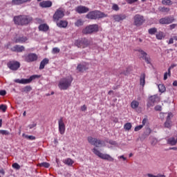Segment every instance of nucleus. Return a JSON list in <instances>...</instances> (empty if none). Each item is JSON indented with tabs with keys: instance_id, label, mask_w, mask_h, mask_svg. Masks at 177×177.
<instances>
[{
	"instance_id": "f257e3e1",
	"label": "nucleus",
	"mask_w": 177,
	"mask_h": 177,
	"mask_svg": "<svg viewBox=\"0 0 177 177\" xmlns=\"http://www.w3.org/2000/svg\"><path fill=\"white\" fill-rule=\"evenodd\" d=\"M14 23L18 26H26L32 21V17L29 15H18L13 18Z\"/></svg>"
},
{
	"instance_id": "f03ea898",
	"label": "nucleus",
	"mask_w": 177,
	"mask_h": 177,
	"mask_svg": "<svg viewBox=\"0 0 177 177\" xmlns=\"http://www.w3.org/2000/svg\"><path fill=\"white\" fill-rule=\"evenodd\" d=\"M73 80L71 75L61 79L58 84L59 89L61 91H66L71 86Z\"/></svg>"
},
{
	"instance_id": "7ed1b4c3",
	"label": "nucleus",
	"mask_w": 177,
	"mask_h": 177,
	"mask_svg": "<svg viewBox=\"0 0 177 177\" xmlns=\"http://www.w3.org/2000/svg\"><path fill=\"white\" fill-rule=\"evenodd\" d=\"M107 17V15H106L104 12H102L99 10L91 11L86 15V17L87 19H91V20L99 19H102L104 17Z\"/></svg>"
},
{
	"instance_id": "20e7f679",
	"label": "nucleus",
	"mask_w": 177,
	"mask_h": 177,
	"mask_svg": "<svg viewBox=\"0 0 177 177\" xmlns=\"http://www.w3.org/2000/svg\"><path fill=\"white\" fill-rule=\"evenodd\" d=\"M92 151L95 155H96L102 160H105L111 162H114V158L111 157L109 154L102 153L96 148H93Z\"/></svg>"
},
{
	"instance_id": "39448f33",
	"label": "nucleus",
	"mask_w": 177,
	"mask_h": 177,
	"mask_svg": "<svg viewBox=\"0 0 177 177\" xmlns=\"http://www.w3.org/2000/svg\"><path fill=\"white\" fill-rule=\"evenodd\" d=\"M99 31V26L97 24H91L87 26L82 30V33L84 35H91Z\"/></svg>"
},
{
	"instance_id": "423d86ee",
	"label": "nucleus",
	"mask_w": 177,
	"mask_h": 177,
	"mask_svg": "<svg viewBox=\"0 0 177 177\" xmlns=\"http://www.w3.org/2000/svg\"><path fill=\"white\" fill-rule=\"evenodd\" d=\"M91 44V41L86 38L77 39L75 41V45L80 48H85Z\"/></svg>"
},
{
	"instance_id": "0eeeda50",
	"label": "nucleus",
	"mask_w": 177,
	"mask_h": 177,
	"mask_svg": "<svg viewBox=\"0 0 177 177\" xmlns=\"http://www.w3.org/2000/svg\"><path fill=\"white\" fill-rule=\"evenodd\" d=\"M36 78H40V75H33L30 76V78L28 79H21V80L16 79L15 80V82H16L17 84H30V82H32L33 80H36Z\"/></svg>"
},
{
	"instance_id": "6e6552de",
	"label": "nucleus",
	"mask_w": 177,
	"mask_h": 177,
	"mask_svg": "<svg viewBox=\"0 0 177 177\" xmlns=\"http://www.w3.org/2000/svg\"><path fill=\"white\" fill-rule=\"evenodd\" d=\"M87 140L89 144L96 147H101L104 144L103 140H101L95 138H93L92 136H88Z\"/></svg>"
},
{
	"instance_id": "1a4fd4ad",
	"label": "nucleus",
	"mask_w": 177,
	"mask_h": 177,
	"mask_svg": "<svg viewBox=\"0 0 177 177\" xmlns=\"http://www.w3.org/2000/svg\"><path fill=\"white\" fill-rule=\"evenodd\" d=\"M64 12L65 10L64 8H58L53 16V21L57 22L59 19H62L64 17Z\"/></svg>"
},
{
	"instance_id": "9d476101",
	"label": "nucleus",
	"mask_w": 177,
	"mask_h": 177,
	"mask_svg": "<svg viewBox=\"0 0 177 177\" xmlns=\"http://www.w3.org/2000/svg\"><path fill=\"white\" fill-rule=\"evenodd\" d=\"M159 102H160V98L158 95H151L149 98L147 106L148 108L153 107L155 106V104Z\"/></svg>"
},
{
	"instance_id": "9b49d317",
	"label": "nucleus",
	"mask_w": 177,
	"mask_h": 177,
	"mask_svg": "<svg viewBox=\"0 0 177 177\" xmlns=\"http://www.w3.org/2000/svg\"><path fill=\"white\" fill-rule=\"evenodd\" d=\"M134 25L136 26H142L145 21L144 17L140 15H136L133 17Z\"/></svg>"
},
{
	"instance_id": "f8f14e48",
	"label": "nucleus",
	"mask_w": 177,
	"mask_h": 177,
	"mask_svg": "<svg viewBox=\"0 0 177 177\" xmlns=\"http://www.w3.org/2000/svg\"><path fill=\"white\" fill-rule=\"evenodd\" d=\"M174 21H175V19L173 16H168V17H163L162 19H160L159 20V23L160 24H170L171 23H173Z\"/></svg>"
},
{
	"instance_id": "ddd939ff",
	"label": "nucleus",
	"mask_w": 177,
	"mask_h": 177,
	"mask_svg": "<svg viewBox=\"0 0 177 177\" xmlns=\"http://www.w3.org/2000/svg\"><path fill=\"white\" fill-rule=\"evenodd\" d=\"M136 51H138L141 54V57H140L141 59H143V60H145L147 64H151V58L146 52H145L142 49H138L136 50Z\"/></svg>"
},
{
	"instance_id": "4468645a",
	"label": "nucleus",
	"mask_w": 177,
	"mask_h": 177,
	"mask_svg": "<svg viewBox=\"0 0 177 177\" xmlns=\"http://www.w3.org/2000/svg\"><path fill=\"white\" fill-rule=\"evenodd\" d=\"M38 59V56L35 53H29L25 55V61L27 63H32V62H36Z\"/></svg>"
},
{
	"instance_id": "2eb2a0df",
	"label": "nucleus",
	"mask_w": 177,
	"mask_h": 177,
	"mask_svg": "<svg viewBox=\"0 0 177 177\" xmlns=\"http://www.w3.org/2000/svg\"><path fill=\"white\" fill-rule=\"evenodd\" d=\"M58 126H59V133L63 136L64 135L66 131V125L64 122L63 118H60L58 120Z\"/></svg>"
},
{
	"instance_id": "dca6fc26",
	"label": "nucleus",
	"mask_w": 177,
	"mask_h": 177,
	"mask_svg": "<svg viewBox=\"0 0 177 177\" xmlns=\"http://www.w3.org/2000/svg\"><path fill=\"white\" fill-rule=\"evenodd\" d=\"M8 67L10 70H12V71H17V70H18V68H19L20 67V64L17 61H12L8 64Z\"/></svg>"
},
{
	"instance_id": "f3484780",
	"label": "nucleus",
	"mask_w": 177,
	"mask_h": 177,
	"mask_svg": "<svg viewBox=\"0 0 177 177\" xmlns=\"http://www.w3.org/2000/svg\"><path fill=\"white\" fill-rule=\"evenodd\" d=\"M75 10L79 14H84L89 11V8L84 6H79L75 8Z\"/></svg>"
},
{
	"instance_id": "a211bd4d",
	"label": "nucleus",
	"mask_w": 177,
	"mask_h": 177,
	"mask_svg": "<svg viewBox=\"0 0 177 177\" xmlns=\"http://www.w3.org/2000/svg\"><path fill=\"white\" fill-rule=\"evenodd\" d=\"M57 26L60 28H66L68 26V22L66 20H59L55 21Z\"/></svg>"
},
{
	"instance_id": "6ab92c4d",
	"label": "nucleus",
	"mask_w": 177,
	"mask_h": 177,
	"mask_svg": "<svg viewBox=\"0 0 177 177\" xmlns=\"http://www.w3.org/2000/svg\"><path fill=\"white\" fill-rule=\"evenodd\" d=\"M10 50L13 52L21 53L25 50V47L24 46L15 45V46L12 47Z\"/></svg>"
},
{
	"instance_id": "aec40b11",
	"label": "nucleus",
	"mask_w": 177,
	"mask_h": 177,
	"mask_svg": "<svg viewBox=\"0 0 177 177\" xmlns=\"http://www.w3.org/2000/svg\"><path fill=\"white\" fill-rule=\"evenodd\" d=\"M53 5L52 1H43L39 3V6L43 8H47L51 7Z\"/></svg>"
},
{
	"instance_id": "412c9836",
	"label": "nucleus",
	"mask_w": 177,
	"mask_h": 177,
	"mask_svg": "<svg viewBox=\"0 0 177 177\" xmlns=\"http://www.w3.org/2000/svg\"><path fill=\"white\" fill-rule=\"evenodd\" d=\"M113 17L115 21L119 22L127 18V15L124 14L115 15L113 16Z\"/></svg>"
},
{
	"instance_id": "4be33fe9",
	"label": "nucleus",
	"mask_w": 177,
	"mask_h": 177,
	"mask_svg": "<svg viewBox=\"0 0 177 177\" xmlns=\"http://www.w3.org/2000/svg\"><path fill=\"white\" fill-rule=\"evenodd\" d=\"M171 116H172V113H169L167 118V121L165 123V128L167 129H171Z\"/></svg>"
},
{
	"instance_id": "5701e85b",
	"label": "nucleus",
	"mask_w": 177,
	"mask_h": 177,
	"mask_svg": "<svg viewBox=\"0 0 177 177\" xmlns=\"http://www.w3.org/2000/svg\"><path fill=\"white\" fill-rule=\"evenodd\" d=\"M77 70L80 73H83L84 71H86V70H88V65L86 64H79L77 67Z\"/></svg>"
},
{
	"instance_id": "b1692460",
	"label": "nucleus",
	"mask_w": 177,
	"mask_h": 177,
	"mask_svg": "<svg viewBox=\"0 0 177 177\" xmlns=\"http://www.w3.org/2000/svg\"><path fill=\"white\" fill-rule=\"evenodd\" d=\"M30 1L32 0H12L11 1V4L12 6H19V5L23 4L24 3Z\"/></svg>"
},
{
	"instance_id": "393cba45",
	"label": "nucleus",
	"mask_w": 177,
	"mask_h": 177,
	"mask_svg": "<svg viewBox=\"0 0 177 177\" xmlns=\"http://www.w3.org/2000/svg\"><path fill=\"white\" fill-rule=\"evenodd\" d=\"M48 63H49V59L47 58H44L40 63L39 70H43L45 66H46V64H48Z\"/></svg>"
},
{
	"instance_id": "a878e982",
	"label": "nucleus",
	"mask_w": 177,
	"mask_h": 177,
	"mask_svg": "<svg viewBox=\"0 0 177 177\" xmlns=\"http://www.w3.org/2000/svg\"><path fill=\"white\" fill-rule=\"evenodd\" d=\"M167 144L171 146H176L177 144V138H170L167 140Z\"/></svg>"
},
{
	"instance_id": "bb28decb",
	"label": "nucleus",
	"mask_w": 177,
	"mask_h": 177,
	"mask_svg": "<svg viewBox=\"0 0 177 177\" xmlns=\"http://www.w3.org/2000/svg\"><path fill=\"white\" fill-rule=\"evenodd\" d=\"M38 28L40 31L46 32L48 30L49 26L46 24H40Z\"/></svg>"
},
{
	"instance_id": "cd10ccee",
	"label": "nucleus",
	"mask_w": 177,
	"mask_h": 177,
	"mask_svg": "<svg viewBox=\"0 0 177 177\" xmlns=\"http://www.w3.org/2000/svg\"><path fill=\"white\" fill-rule=\"evenodd\" d=\"M140 102L136 100H133L131 103V107L132 109L136 110L139 107Z\"/></svg>"
},
{
	"instance_id": "c85d7f7f",
	"label": "nucleus",
	"mask_w": 177,
	"mask_h": 177,
	"mask_svg": "<svg viewBox=\"0 0 177 177\" xmlns=\"http://www.w3.org/2000/svg\"><path fill=\"white\" fill-rule=\"evenodd\" d=\"M64 163L69 167H72L74 164V161L71 158H68L64 160Z\"/></svg>"
},
{
	"instance_id": "c756f323",
	"label": "nucleus",
	"mask_w": 177,
	"mask_h": 177,
	"mask_svg": "<svg viewBox=\"0 0 177 177\" xmlns=\"http://www.w3.org/2000/svg\"><path fill=\"white\" fill-rule=\"evenodd\" d=\"M27 40H28V38L26 37H19L15 40V42L23 44L26 42Z\"/></svg>"
},
{
	"instance_id": "7c9ffc66",
	"label": "nucleus",
	"mask_w": 177,
	"mask_h": 177,
	"mask_svg": "<svg viewBox=\"0 0 177 177\" xmlns=\"http://www.w3.org/2000/svg\"><path fill=\"white\" fill-rule=\"evenodd\" d=\"M37 166L39 167H44L46 169H48L50 167V164L48 162H44L39 163Z\"/></svg>"
},
{
	"instance_id": "2f4dec72",
	"label": "nucleus",
	"mask_w": 177,
	"mask_h": 177,
	"mask_svg": "<svg viewBox=\"0 0 177 177\" xmlns=\"http://www.w3.org/2000/svg\"><path fill=\"white\" fill-rule=\"evenodd\" d=\"M158 10L161 12L168 13L170 11V8L166 7H159Z\"/></svg>"
},
{
	"instance_id": "473e14b6",
	"label": "nucleus",
	"mask_w": 177,
	"mask_h": 177,
	"mask_svg": "<svg viewBox=\"0 0 177 177\" xmlns=\"http://www.w3.org/2000/svg\"><path fill=\"white\" fill-rule=\"evenodd\" d=\"M156 38L159 40L162 39L165 37L164 32L162 31L157 32V34L156 35Z\"/></svg>"
},
{
	"instance_id": "72a5a7b5",
	"label": "nucleus",
	"mask_w": 177,
	"mask_h": 177,
	"mask_svg": "<svg viewBox=\"0 0 177 177\" xmlns=\"http://www.w3.org/2000/svg\"><path fill=\"white\" fill-rule=\"evenodd\" d=\"M140 85L145 86V73L142 74L140 79Z\"/></svg>"
},
{
	"instance_id": "f704fd0d",
	"label": "nucleus",
	"mask_w": 177,
	"mask_h": 177,
	"mask_svg": "<svg viewBox=\"0 0 177 177\" xmlns=\"http://www.w3.org/2000/svg\"><path fill=\"white\" fill-rule=\"evenodd\" d=\"M84 23V21L82 19H80L76 21V22L75 23V26L80 27V26H83Z\"/></svg>"
},
{
	"instance_id": "c9c22d12",
	"label": "nucleus",
	"mask_w": 177,
	"mask_h": 177,
	"mask_svg": "<svg viewBox=\"0 0 177 177\" xmlns=\"http://www.w3.org/2000/svg\"><path fill=\"white\" fill-rule=\"evenodd\" d=\"M132 128V125L131 123L130 122H127L124 124V130L129 131Z\"/></svg>"
},
{
	"instance_id": "e433bc0d",
	"label": "nucleus",
	"mask_w": 177,
	"mask_h": 177,
	"mask_svg": "<svg viewBox=\"0 0 177 177\" xmlns=\"http://www.w3.org/2000/svg\"><path fill=\"white\" fill-rule=\"evenodd\" d=\"M158 32V29L156 28H151L149 30V33L151 35H155Z\"/></svg>"
},
{
	"instance_id": "4c0bfd02",
	"label": "nucleus",
	"mask_w": 177,
	"mask_h": 177,
	"mask_svg": "<svg viewBox=\"0 0 177 177\" xmlns=\"http://www.w3.org/2000/svg\"><path fill=\"white\" fill-rule=\"evenodd\" d=\"M158 88L160 92H161L162 93H163V92H165L166 91V87L164 86V84H159Z\"/></svg>"
},
{
	"instance_id": "58836bf2",
	"label": "nucleus",
	"mask_w": 177,
	"mask_h": 177,
	"mask_svg": "<svg viewBox=\"0 0 177 177\" xmlns=\"http://www.w3.org/2000/svg\"><path fill=\"white\" fill-rule=\"evenodd\" d=\"M162 3L163 5L171 6L173 4V2L171 0H162Z\"/></svg>"
},
{
	"instance_id": "ea45409f",
	"label": "nucleus",
	"mask_w": 177,
	"mask_h": 177,
	"mask_svg": "<svg viewBox=\"0 0 177 177\" xmlns=\"http://www.w3.org/2000/svg\"><path fill=\"white\" fill-rule=\"evenodd\" d=\"M174 67H177V64H173L171 65V66L168 69L169 76L171 77V71L172 68H174Z\"/></svg>"
},
{
	"instance_id": "a19ab883",
	"label": "nucleus",
	"mask_w": 177,
	"mask_h": 177,
	"mask_svg": "<svg viewBox=\"0 0 177 177\" xmlns=\"http://www.w3.org/2000/svg\"><path fill=\"white\" fill-rule=\"evenodd\" d=\"M0 134L2 136H9L10 132L7 130H0Z\"/></svg>"
},
{
	"instance_id": "79ce46f5",
	"label": "nucleus",
	"mask_w": 177,
	"mask_h": 177,
	"mask_svg": "<svg viewBox=\"0 0 177 177\" xmlns=\"http://www.w3.org/2000/svg\"><path fill=\"white\" fill-rule=\"evenodd\" d=\"M8 106L5 104L0 105V110L3 111V113H6Z\"/></svg>"
},
{
	"instance_id": "37998d69",
	"label": "nucleus",
	"mask_w": 177,
	"mask_h": 177,
	"mask_svg": "<svg viewBox=\"0 0 177 177\" xmlns=\"http://www.w3.org/2000/svg\"><path fill=\"white\" fill-rule=\"evenodd\" d=\"M12 168L15 169H17V170L20 169V166H19V165L18 163H17V162L13 163V164L12 165Z\"/></svg>"
},
{
	"instance_id": "c03bdc74",
	"label": "nucleus",
	"mask_w": 177,
	"mask_h": 177,
	"mask_svg": "<svg viewBox=\"0 0 177 177\" xmlns=\"http://www.w3.org/2000/svg\"><path fill=\"white\" fill-rule=\"evenodd\" d=\"M25 138H26V139H27L28 140H32V141L35 140L36 139L35 136H28V135H26L25 136Z\"/></svg>"
},
{
	"instance_id": "a18cd8bd",
	"label": "nucleus",
	"mask_w": 177,
	"mask_h": 177,
	"mask_svg": "<svg viewBox=\"0 0 177 177\" xmlns=\"http://www.w3.org/2000/svg\"><path fill=\"white\" fill-rule=\"evenodd\" d=\"M148 177H166L165 175H162V174H158L157 176H155L153 174H148Z\"/></svg>"
},
{
	"instance_id": "49530a36",
	"label": "nucleus",
	"mask_w": 177,
	"mask_h": 177,
	"mask_svg": "<svg viewBox=\"0 0 177 177\" xmlns=\"http://www.w3.org/2000/svg\"><path fill=\"white\" fill-rule=\"evenodd\" d=\"M152 132V130L149 127L146 128L145 134L146 136H149Z\"/></svg>"
},
{
	"instance_id": "de8ad7c7",
	"label": "nucleus",
	"mask_w": 177,
	"mask_h": 177,
	"mask_svg": "<svg viewBox=\"0 0 177 177\" xmlns=\"http://www.w3.org/2000/svg\"><path fill=\"white\" fill-rule=\"evenodd\" d=\"M143 128V125L140 124L138 126H136V128L134 129L135 132H138L140 131Z\"/></svg>"
},
{
	"instance_id": "09e8293b",
	"label": "nucleus",
	"mask_w": 177,
	"mask_h": 177,
	"mask_svg": "<svg viewBox=\"0 0 177 177\" xmlns=\"http://www.w3.org/2000/svg\"><path fill=\"white\" fill-rule=\"evenodd\" d=\"M112 9L115 11H118L120 10V8L117 4L113 3L112 6Z\"/></svg>"
},
{
	"instance_id": "8fccbe9b",
	"label": "nucleus",
	"mask_w": 177,
	"mask_h": 177,
	"mask_svg": "<svg viewBox=\"0 0 177 177\" xmlns=\"http://www.w3.org/2000/svg\"><path fill=\"white\" fill-rule=\"evenodd\" d=\"M31 90H32V88L30 86H26L24 89V92H30Z\"/></svg>"
},
{
	"instance_id": "3c124183",
	"label": "nucleus",
	"mask_w": 177,
	"mask_h": 177,
	"mask_svg": "<svg viewBox=\"0 0 177 177\" xmlns=\"http://www.w3.org/2000/svg\"><path fill=\"white\" fill-rule=\"evenodd\" d=\"M59 51H60L59 48H53V50H52V53L53 54H55V53H59Z\"/></svg>"
},
{
	"instance_id": "603ef678",
	"label": "nucleus",
	"mask_w": 177,
	"mask_h": 177,
	"mask_svg": "<svg viewBox=\"0 0 177 177\" xmlns=\"http://www.w3.org/2000/svg\"><path fill=\"white\" fill-rule=\"evenodd\" d=\"M155 111H162V106L160 105H157L155 106Z\"/></svg>"
},
{
	"instance_id": "864d4df0",
	"label": "nucleus",
	"mask_w": 177,
	"mask_h": 177,
	"mask_svg": "<svg viewBox=\"0 0 177 177\" xmlns=\"http://www.w3.org/2000/svg\"><path fill=\"white\" fill-rule=\"evenodd\" d=\"M86 110H87V107H86V106L84 104V105H83L82 107H81V111H82V112H85V111H86Z\"/></svg>"
},
{
	"instance_id": "5fc2aeb1",
	"label": "nucleus",
	"mask_w": 177,
	"mask_h": 177,
	"mask_svg": "<svg viewBox=\"0 0 177 177\" xmlns=\"http://www.w3.org/2000/svg\"><path fill=\"white\" fill-rule=\"evenodd\" d=\"M37 124L35 123L32 124H29L28 125V128L29 129H32L33 128L36 127Z\"/></svg>"
},
{
	"instance_id": "6e6d98bb",
	"label": "nucleus",
	"mask_w": 177,
	"mask_h": 177,
	"mask_svg": "<svg viewBox=\"0 0 177 177\" xmlns=\"http://www.w3.org/2000/svg\"><path fill=\"white\" fill-rule=\"evenodd\" d=\"M6 95V91L5 90H1L0 91V95L1 96H5Z\"/></svg>"
},
{
	"instance_id": "4d7b16f0",
	"label": "nucleus",
	"mask_w": 177,
	"mask_h": 177,
	"mask_svg": "<svg viewBox=\"0 0 177 177\" xmlns=\"http://www.w3.org/2000/svg\"><path fill=\"white\" fill-rule=\"evenodd\" d=\"M138 0H127V2L129 3V4H132L136 1H138Z\"/></svg>"
},
{
	"instance_id": "13d9d810",
	"label": "nucleus",
	"mask_w": 177,
	"mask_h": 177,
	"mask_svg": "<svg viewBox=\"0 0 177 177\" xmlns=\"http://www.w3.org/2000/svg\"><path fill=\"white\" fill-rule=\"evenodd\" d=\"M147 122H148L147 118H145V119L142 120V124H141V125L143 126V127H144V126L146 125V124L147 123Z\"/></svg>"
},
{
	"instance_id": "bf43d9fd",
	"label": "nucleus",
	"mask_w": 177,
	"mask_h": 177,
	"mask_svg": "<svg viewBox=\"0 0 177 177\" xmlns=\"http://www.w3.org/2000/svg\"><path fill=\"white\" fill-rule=\"evenodd\" d=\"M177 26V24H173L169 26V28L171 30L174 29Z\"/></svg>"
},
{
	"instance_id": "052dcab7",
	"label": "nucleus",
	"mask_w": 177,
	"mask_h": 177,
	"mask_svg": "<svg viewBox=\"0 0 177 177\" xmlns=\"http://www.w3.org/2000/svg\"><path fill=\"white\" fill-rule=\"evenodd\" d=\"M168 75H169V72H166L164 75V80L166 81V80H167L168 78Z\"/></svg>"
},
{
	"instance_id": "680f3d73",
	"label": "nucleus",
	"mask_w": 177,
	"mask_h": 177,
	"mask_svg": "<svg viewBox=\"0 0 177 177\" xmlns=\"http://www.w3.org/2000/svg\"><path fill=\"white\" fill-rule=\"evenodd\" d=\"M35 20L38 24H41L44 22V21L39 18H37Z\"/></svg>"
},
{
	"instance_id": "e2e57ef3",
	"label": "nucleus",
	"mask_w": 177,
	"mask_h": 177,
	"mask_svg": "<svg viewBox=\"0 0 177 177\" xmlns=\"http://www.w3.org/2000/svg\"><path fill=\"white\" fill-rule=\"evenodd\" d=\"M119 159H122L124 161L127 160V158L124 157L123 155L118 157Z\"/></svg>"
},
{
	"instance_id": "0e129e2a",
	"label": "nucleus",
	"mask_w": 177,
	"mask_h": 177,
	"mask_svg": "<svg viewBox=\"0 0 177 177\" xmlns=\"http://www.w3.org/2000/svg\"><path fill=\"white\" fill-rule=\"evenodd\" d=\"M109 144L111 145H116V142H115V141L110 140V141H109Z\"/></svg>"
},
{
	"instance_id": "69168bd1",
	"label": "nucleus",
	"mask_w": 177,
	"mask_h": 177,
	"mask_svg": "<svg viewBox=\"0 0 177 177\" xmlns=\"http://www.w3.org/2000/svg\"><path fill=\"white\" fill-rule=\"evenodd\" d=\"M174 37H173V38H171V39H169V41L168 44H173V43H174Z\"/></svg>"
},
{
	"instance_id": "338daca9",
	"label": "nucleus",
	"mask_w": 177,
	"mask_h": 177,
	"mask_svg": "<svg viewBox=\"0 0 177 177\" xmlns=\"http://www.w3.org/2000/svg\"><path fill=\"white\" fill-rule=\"evenodd\" d=\"M169 150H174V151H177V147H170Z\"/></svg>"
},
{
	"instance_id": "774afa93",
	"label": "nucleus",
	"mask_w": 177,
	"mask_h": 177,
	"mask_svg": "<svg viewBox=\"0 0 177 177\" xmlns=\"http://www.w3.org/2000/svg\"><path fill=\"white\" fill-rule=\"evenodd\" d=\"M173 85L174 86H177V80L174 82Z\"/></svg>"
}]
</instances>
